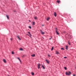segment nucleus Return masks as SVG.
I'll list each match as a JSON object with an SVG mask.
<instances>
[{"instance_id": "f257e3e1", "label": "nucleus", "mask_w": 76, "mask_h": 76, "mask_svg": "<svg viewBox=\"0 0 76 76\" xmlns=\"http://www.w3.org/2000/svg\"><path fill=\"white\" fill-rule=\"evenodd\" d=\"M66 75H68V76H70L71 75V72H66Z\"/></svg>"}, {"instance_id": "f03ea898", "label": "nucleus", "mask_w": 76, "mask_h": 76, "mask_svg": "<svg viewBox=\"0 0 76 76\" xmlns=\"http://www.w3.org/2000/svg\"><path fill=\"white\" fill-rule=\"evenodd\" d=\"M37 65L38 66V69H40V66H41V64H37Z\"/></svg>"}, {"instance_id": "7ed1b4c3", "label": "nucleus", "mask_w": 76, "mask_h": 76, "mask_svg": "<svg viewBox=\"0 0 76 76\" xmlns=\"http://www.w3.org/2000/svg\"><path fill=\"white\" fill-rule=\"evenodd\" d=\"M46 61L48 64H50V61L47 60H46Z\"/></svg>"}, {"instance_id": "20e7f679", "label": "nucleus", "mask_w": 76, "mask_h": 76, "mask_svg": "<svg viewBox=\"0 0 76 76\" xmlns=\"http://www.w3.org/2000/svg\"><path fill=\"white\" fill-rule=\"evenodd\" d=\"M40 31L42 33V34L44 35V34H45V32H42V30H40Z\"/></svg>"}, {"instance_id": "39448f33", "label": "nucleus", "mask_w": 76, "mask_h": 76, "mask_svg": "<svg viewBox=\"0 0 76 76\" xmlns=\"http://www.w3.org/2000/svg\"><path fill=\"white\" fill-rule=\"evenodd\" d=\"M54 15L55 16V17H56V16H57V14H56V12H54Z\"/></svg>"}, {"instance_id": "423d86ee", "label": "nucleus", "mask_w": 76, "mask_h": 76, "mask_svg": "<svg viewBox=\"0 0 76 76\" xmlns=\"http://www.w3.org/2000/svg\"><path fill=\"white\" fill-rule=\"evenodd\" d=\"M28 34H30V35H29L30 37H31V36H32V35H31V33H30V32H28Z\"/></svg>"}, {"instance_id": "0eeeda50", "label": "nucleus", "mask_w": 76, "mask_h": 76, "mask_svg": "<svg viewBox=\"0 0 76 76\" xmlns=\"http://www.w3.org/2000/svg\"><path fill=\"white\" fill-rule=\"evenodd\" d=\"M6 16L8 19H9V16L8 15H6Z\"/></svg>"}, {"instance_id": "6e6552de", "label": "nucleus", "mask_w": 76, "mask_h": 76, "mask_svg": "<svg viewBox=\"0 0 76 76\" xmlns=\"http://www.w3.org/2000/svg\"><path fill=\"white\" fill-rule=\"evenodd\" d=\"M17 37L20 39V40H21V39L20 38V37H19V36H17Z\"/></svg>"}, {"instance_id": "1a4fd4ad", "label": "nucleus", "mask_w": 76, "mask_h": 76, "mask_svg": "<svg viewBox=\"0 0 76 76\" xmlns=\"http://www.w3.org/2000/svg\"><path fill=\"white\" fill-rule=\"evenodd\" d=\"M57 2L58 3V4H59L60 3V1L57 0Z\"/></svg>"}, {"instance_id": "9d476101", "label": "nucleus", "mask_w": 76, "mask_h": 76, "mask_svg": "<svg viewBox=\"0 0 76 76\" xmlns=\"http://www.w3.org/2000/svg\"><path fill=\"white\" fill-rule=\"evenodd\" d=\"M35 23L34 22H33V23L32 24V25H33V26H34V25H35Z\"/></svg>"}, {"instance_id": "9b49d317", "label": "nucleus", "mask_w": 76, "mask_h": 76, "mask_svg": "<svg viewBox=\"0 0 76 76\" xmlns=\"http://www.w3.org/2000/svg\"><path fill=\"white\" fill-rule=\"evenodd\" d=\"M3 61L4 62V63H6L7 61L6 60L4 59H3Z\"/></svg>"}, {"instance_id": "f8f14e48", "label": "nucleus", "mask_w": 76, "mask_h": 76, "mask_svg": "<svg viewBox=\"0 0 76 76\" xmlns=\"http://www.w3.org/2000/svg\"><path fill=\"white\" fill-rule=\"evenodd\" d=\"M56 54H59V53L58 51L56 52Z\"/></svg>"}, {"instance_id": "ddd939ff", "label": "nucleus", "mask_w": 76, "mask_h": 76, "mask_svg": "<svg viewBox=\"0 0 76 76\" xmlns=\"http://www.w3.org/2000/svg\"><path fill=\"white\" fill-rule=\"evenodd\" d=\"M42 68H43V69H45V67H44V66L42 65Z\"/></svg>"}, {"instance_id": "4468645a", "label": "nucleus", "mask_w": 76, "mask_h": 76, "mask_svg": "<svg viewBox=\"0 0 76 76\" xmlns=\"http://www.w3.org/2000/svg\"><path fill=\"white\" fill-rule=\"evenodd\" d=\"M56 34H57V35H58V34H59V33H58V32H57V31H56Z\"/></svg>"}, {"instance_id": "2eb2a0df", "label": "nucleus", "mask_w": 76, "mask_h": 76, "mask_svg": "<svg viewBox=\"0 0 76 76\" xmlns=\"http://www.w3.org/2000/svg\"><path fill=\"white\" fill-rule=\"evenodd\" d=\"M35 54L31 55V56L32 57H35Z\"/></svg>"}, {"instance_id": "dca6fc26", "label": "nucleus", "mask_w": 76, "mask_h": 76, "mask_svg": "<svg viewBox=\"0 0 76 76\" xmlns=\"http://www.w3.org/2000/svg\"><path fill=\"white\" fill-rule=\"evenodd\" d=\"M66 50H67V49H68V46H66Z\"/></svg>"}, {"instance_id": "f3484780", "label": "nucleus", "mask_w": 76, "mask_h": 76, "mask_svg": "<svg viewBox=\"0 0 76 76\" xmlns=\"http://www.w3.org/2000/svg\"><path fill=\"white\" fill-rule=\"evenodd\" d=\"M50 19V18H47V20H48V21Z\"/></svg>"}, {"instance_id": "a211bd4d", "label": "nucleus", "mask_w": 76, "mask_h": 76, "mask_svg": "<svg viewBox=\"0 0 76 76\" xmlns=\"http://www.w3.org/2000/svg\"><path fill=\"white\" fill-rule=\"evenodd\" d=\"M31 75H34V72H32L31 73Z\"/></svg>"}, {"instance_id": "6ab92c4d", "label": "nucleus", "mask_w": 76, "mask_h": 76, "mask_svg": "<svg viewBox=\"0 0 76 76\" xmlns=\"http://www.w3.org/2000/svg\"><path fill=\"white\" fill-rule=\"evenodd\" d=\"M34 19H36V20H37V17H35V18H34Z\"/></svg>"}, {"instance_id": "aec40b11", "label": "nucleus", "mask_w": 76, "mask_h": 76, "mask_svg": "<svg viewBox=\"0 0 76 76\" xmlns=\"http://www.w3.org/2000/svg\"><path fill=\"white\" fill-rule=\"evenodd\" d=\"M54 49V47H53L52 48V49H51V50L52 51H53V49Z\"/></svg>"}, {"instance_id": "412c9836", "label": "nucleus", "mask_w": 76, "mask_h": 76, "mask_svg": "<svg viewBox=\"0 0 76 76\" xmlns=\"http://www.w3.org/2000/svg\"><path fill=\"white\" fill-rule=\"evenodd\" d=\"M64 68L65 69V70H67V68H66V67H64Z\"/></svg>"}, {"instance_id": "4be33fe9", "label": "nucleus", "mask_w": 76, "mask_h": 76, "mask_svg": "<svg viewBox=\"0 0 76 76\" xmlns=\"http://www.w3.org/2000/svg\"><path fill=\"white\" fill-rule=\"evenodd\" d=\"M28 28H30V29H31V27L30 26H29Z\"/></svg>"}, {"instance_id": "5701e85b", "label": "nucleus", "mask_w": 76, "mask_h": 76, "mask_svg": "<svg viewBox=\"0 0 76 76\" xmlns=\"http://www.w3.org/2000/svg\"><path fill=\"white\" fill-rule=\"evenodd\" d=\"M20 50H23V49H22V48H20Z\"/></svg>"}, {"instance_id": "b1692460", "label": "nucleus", "mask_w": 76, "mask_h": 76, "mask_svg": "<svg viewBox=\"0 0 76 76\" xmlns=\"http://www.w3.org/2000/svg\"><path fill=\"white\" fill-rule=\"evenodd\" d=\"M64 58H67V57H64Z\"/></svg>"}, {"instance_id": "393cba45", "label": "nucleus", "mask_w": 76, "mask_h": 76, "mask_svg": "<svg viewBox=\"0 0 76 76\" xmlns=\"http://www.w3.org/2000/svg\"><path fill=\"white\" fill-rule=\"evenodd\" d=\"M18 60H19V61H20V62H21V60H20V58Z\"/></svg>"}, {"instance_id": "a878e982", "label": "nucleus", "mask_w": 76, "mask_h": 76, "mask_svg": "<svg viewBox=\"0 0 76 76\" xmlns=\"http://www.w3.org/2000/svg\"><path fill=\"white\" fill-rule=\"evenodd\" d=\"M18 60H19V61H20V62H21V60H20V58Z\"/></svg>"}, {"instance_id": "bb28decb", "label": "nucleus", "mask_w": 76, "mask_h": 76, "mask_svg": "<svg viewBox=\"0 0 76 76\" xmlns=\"http://www.w3.org/2000/svg\"><path fill=\"white\" fill-rule=\"evenodd\" d=\"M61 50H64V49L63 48H61Z\"/></svg>"}, {"instance_id": "cd10ccee", "label": "nucleus", "mask_w": 76, "mask_h": 76, "mask_svg": "<svg viewBox=\"0 0 76 76\" xmlns=\"http://www.w3.org/2000/svg\"><path fill=\"white\" fill-rule=\"evenodd\" d=\"M12 54H14V53L13 52H12Z\"/></svg>"}, {"instance_id": "c85d7f7f", "label": "nucleus", "mask_w": 76, "mask_h": 76, "mask_svg": "<svg viewBox=\"0 0 76 76\" xmlns=\"http://www.w3.org/2000/svg\"><path fill=\"white\" fill-rule=\"evenodd\" d=\"M68 44H69V45H70V43L69 42L68 43Z\"/></svg>"}, {"instance_id": "c756f323", "label": "nucleus", "mask_w": 76, "mask_h": 76, "mask_svg": "<svg viewBox=\"0 0 76 76\" xmlns=\"http://www.w3.org/2000/svg\"><path fill=\"white\" fill-rule=\"evenodd\" d=\"M48 56L49 57H50L51 56L50 55H48Z\"/></svg>"}, {"instance_id": "7c9ffc66", "label": "nucleus", "mask_w": 76, "mask_h": 76, "mask_svg": "<svg viewBox=\"0 0 76 76\" xmlns=\"http://www.w3.org/2000/svg\"><path fill=\"white\" fill-rule=\"evenodd\" d=\"M10 39L11 41H12V38H11Z\"/></svg>"}, {"instance_id": "2f4dec72", "label": "nucleus", "mask_w": 76, "mask_h": 76, "mask_svg": "<svg viewBox=\"0 0 76 76\" xmlns=\"http://www.w3.org/2000/svg\"><path fill=\"white\" fill-rule=\"evenodd\" d=\"M18 58V60H19V59H20L19 58Z\"/></svg>"}, {"instance_id": "473e14b6", "label": "nucleus", "mask_w": 76, "mask_h": 76, "mask_svg": "<svg viewBox=\"0 0 76 76\" xmlns=\"http://www.w3.org/2000/svg\"><path fill=\"white\" fill-rule=\"evenodd\" d=\"M29 22H31V20H29Z\"/></svg>"}, {"instance_id": "72a5a7b5", "label": "nucleus", "mask_w": 76, "mask_h": 76, "mask_svg": "<svg viewBox=\"0 0 76 76\" xmlns=\"http://www.w3.org/2000/svg\"><path fill=\"white\" fill-rule=\"evenodd\" d=\"M51 39V38H50L49 39Z\"/></svg>"}, {"instance_id": "f704fd0d", "label": "nucleus", "mask_w": 76, "mask_h": 76, "mask_svg": "<svg viewBox=\"0 0 76 76\" xmlns=\"http://www.w3.org/2000/svg\"><path fill=\"white\" fill-rule=\"evenodd\" d=\"M7 76H9V75H7Z\"/></svg>"}, {"instance_id": "c9c22d12", "label": "nucleus", "mask_w": 76, "mask_h": 76, "mask_svg": "<svg viewBox=\"0 0 76 76\" xmlns=\"http://www.w3.org/2000/svg\"><path fill=\"white\" fill-rule=\"evenodd\" d=\"M73 76H75V75H73Z\"/></svg>"}, {"instance_id": "e433bc0d", "label": "nucleus", "mask_w": 76, "mask_h": 76, "mask_svg": "<svg viewBox=\"0 0 76 76\" xmlns=\"http://www.w3.org/2000/svg\"><path fill=\"white\" fill-rule=\"evenodd\" d=\"M56 30L57 29V28H56Z\"/></svg>"}, {"instance_id": "4c0bfd02", "label": "nucleus", "mask_w": 76, "mask_h": 76, "mask_svg": "<svg viewBox=\"0 0 76 76\" xmlns=\"http://www.w3.org/2000/svg\"><path fill=\"white\" fill-rule=\"evenodd\" d=\"M42 26H44V25H42Z\"/></svg>"}, {"instance_id": "58836bf2", "label": "nucleus", "mask_w": 76, "mask_h": 76, "mask_svg": "<svg viewBox=\"0 0 76 76\" xmlns=\"http://www.w3.org/2000/svg\"><path fill=\"white\" fill-rule=\"evenodd\" d=\"M27 35H28V34H27Z\"/></svg>"}, {"instance_id": "ea45409f", "label": "nucleus", "mask_w": 76, "mask_h": 76, "mask_svg": "<svg viewBox=\"0 0 76 76\" xmlns=\"http://www.w3.org/2000/svg\"><path fill=\"white\" fill-rule=\"evenodd\" d=\"M14 12H15V11H14Z\"/></svg>"}]
</instances>
